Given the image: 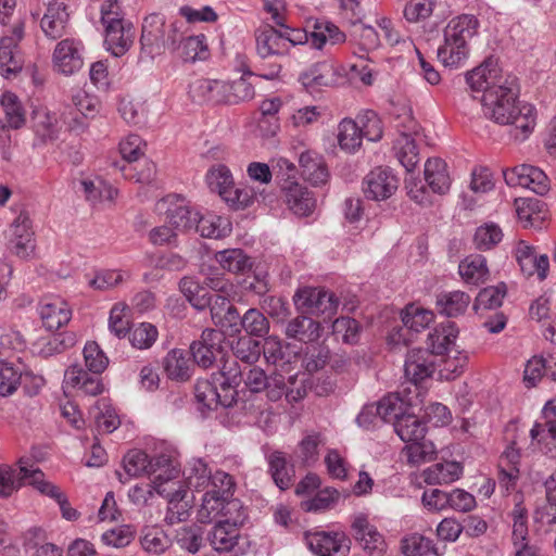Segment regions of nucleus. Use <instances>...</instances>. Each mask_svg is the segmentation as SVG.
I'll return each mask as SVG.
<instances>
[{
  "label": "nucleus",
  "instance_id": "obj_1",
  "mask_svg": "<svg viewBox=\"0 0 556 556\" xmlns=\"http://www.w3.org/2000/svg\"><path fill=\"white\" fill-rule=\"evenodd\" d=\"M466 83L472 91H482L484 114L501 125H514L526 139L532 131L535 117L533 106L517 102V78L503 74L494 56L486 58L479 66L467 72Z\"/></svg>",
  "mask_w": 556,
  "mask_h": 556
},
{
  "label": "nucleus",
  "instance_id": "obj_2",
  "mask_svg": "<svg viewBox=\"0 0 556 556\" xmlns=\"http://www.w3.org/2000/svg\"><path fill=\"white\" fill-rule=\"evenodd\" d=\"M475 15L462 14L452 18L444 28V42L438 48V58L445 66H458L469 53L468 41L478 33Z\"/></svg>",
  "mask_w": 556,
  "mask_h": 556
},
{
  "label": "nucleus",
  "instance_id": "obj_3",
  "mask_svg": "<svg viewBox=\"0 0 556 556\" xmlns=\"http://www.w3.org/2000/svg\"><path fill=\"white\" fill-rule=\"evenodd\" d=\"M180 31L177 22L166 25L161 14H150L142 24L141 51L150 58L161 54L164 49L176 50Z\"/></svg>",
  "mask_w": 556,
  "mask_h": 556
},
{
  "label": "nucleus",
  "instance_id": "obj_4",
  "mask_svg": "<svg viewBox=\"0 0 556 556\" xmlns=\"http://www.w3.org/2000/svg\"><path fill=\"white\" fill-rule=\"evenodd\" d=\"M17 479L21 484H29L39 493L54 500L59 506L62 517L74 521L78 519L79 513L73 508L64 492L54 483L45 479V473L28 459H20Z\"/></svg>",
  "mask_w": 556,
  "mask_h": 556
},
{
  "label": "nucleus",
  "instance_id": "obj_5",
  "mask_svg": "<svg viewBox=\"0 0 556 556\" xmlns=\"http://www.w3.org/2000/svg\"><path fill=\"white\" fill-rule=\"evenodd\" d=\"M294 304L304 314L330 320L338 311L339 299L333 292L323 288L306 287L295 292Z\"/></svg>",
  "mask_w": 556,
  "mask_h": 556
},
{
  "label": "nucleus",
  "instance_id": "obj_6",
  "mask_svg": "<svg viewBox=\"0 0 556 556\" xmlns=\"http://www.w3.org/2000/svg\"><path fill=\"white\" fill-rule=\"evenodd\" d=\"M223 333L218 330L206 328L199 340L190 345V354L195 365L203 369L214 366L218 358H223Z\"/></svg>",
  "mask_w": 556,
  "mask_h": 556
},
{
  "label": "nucleus",
  "instance_id": "obj_7",
  "mask_svg": "<svg viewBox=\"0 0 556 556\" xmlns=\"http://www.w3.org/2000/svg\"><path fill=\"white\" fill-rule=\"evenodd\" d=\"M24 38V23L14 24L11 34L0 39V74L9 78L22 71L23 61L20 56L18 43Z\"/></svg>",
  "mask_w": 556,
  "mask_h": 556
},
{
  "label": "nucleus",
  "instance_id": "obj_8",
  "mask_svg": "<svg viewBox=\"0 0 556 556\" xmlns=\"http://www.w3.org/2000/svg\"><path fill=\"white\" fill-rule=\"evenodd\" d=\"M212 547L218 553H231L233 556L244 554L248 540L240 534L237 527L227 521H217L207 534Z\"/></svg>",
  "mask_w": 556,
  "mask_h": 556
},
{
  "label": "nucleus",
  "instance_id": "obj_9",
  "mask_svg": "<svg viewBox=\"0 0 556 556\" xmlns=\"http://www.w3.org/2000/svg\"><path fill=\"white\" fill-rule=\"evenodd\" d=\"M503 175L507 185L529 188L540 195L546 194L551 188L547 175L532 165L522 164L504 170Z\"/></svg>",
  "mask_w": 556,
  "mask_h": 556
},
{
  "label": "nucleus",
  "instance_id": "obj_10",
  "mask_svg": "<svg viewBox=\"0 0 556 556\" xmlns=\"http://www.w3.org/2000/svg\"><path fill=\"white\" fill-rule=\"evenodd\" d=\"M305 540L308 548L318 556H348L350 539L342 532H314L306 533Z\"/></svg>",
  "mask_w": 556,
  "mask_h": 556
},
{
  "label": "nucleus",
  "instance_id": "obj_11",
  "mask_svg": "<svg viewBox=\"0 0 556 556\" xmlns=\"http://www.w3.org/2000/svg\"><path fill=\"white\" fill-rule=\"evenodd\" d=\"M397 187L399 178L390 168L376 167L363 179L365 197L375 201L389 199Z\"/></svg>",
  "mask_w": 556,
  "mask_h": 556
},
{
  "label": "nucleus",
  "instance_id": "obj_12",
  "mask_svg": "<svg viewBox=\"0 0 556 556\" xmlns=\"http://www.w3.org/2000/svg\"><path fill=\"white\" fill-rule=\"evenodd\" d=\"M296 381V375H290L286 378L282 374L275 371L267 377L266 388L263 391L266 392L267 399L271 402H277L282 396L289 403L298 402L306 395V389L303 383L295 386Z\"/></svg>",
  "mask_w": 556,
  "mask_h": 556
},
{
  "label": "nucleus",
  "instance_id": "obj_13",
  "mask_svg": "<svg viewBox=\"0 0 556 556\" xmlns=\"http://www.w3.org/2000/svg\"><path fill=\"white\" fill-rule=\"evenodd\" d=\"M34 231L29 215L21 212L11 224L9 230V249L21 258H27L35 249L33 242Z\"/></svg>",
  "mask_w": 556,
  "mask_h": 556
},
{
  "label": "nucleus",
  "instance_id": "obj_14",
  "mask_svg": "<svg viewBox=\"0 0 556 556\" xmlns=\"http://www.w3.org/2000/svg\"><path fill=\"white\" fill-rule=\"evenodd\" d=\"M437 367V358L428 349H413L407 353L404 374L408 381L417 386L432 376Z\"/></svg>",
  "mask_w": 556,
  "mask_h": 556
},
{
  "label": "nucleus",
  "instance_id": "obj_15",
  "mask_svg": "<svg viewBox=\"0 0 556 556\" xmlns=\"http://www.w3.org/2000/svg\"><path fill=\"white\" fill-rule=\"evenodd\" d=\"M514 256L523 275L530 277L536 274L540 280L546 278L549 266L547 255H538L532 245L520 240L514 249Z\"/></svg>",
  "mask_w": 556,
  "mask_h": 556
},
{
  "label": "nucleus",
  "instance_id": "obj_16",
  "mask_svg": "<svg viewBox=\"0 0 556 556\" xmlns=\"http://www.w3.org/2000/svg\"><path fill=\"white\" fill-rule=\"evenodd\" d=\"M83 45L74 39H63L53 52V62L59 72L73 75L84 65Z\"/></svg>",
  "mask_w": 556,
  "mask_h": 556
},
{
  "label": "nucleus",
  "instance_id": "obj_17",
  "mask_svg": "<svg viewBox=\"0 0 556 556\" xmlns=\"http://www.w3.org/2000/svg\"><path fill=\"white\" fill-rule=\"evenodd\" d=\"M353 535L361 547L369 556H381L386 551V542L381 533L369 523L364 515L355 517L352 523Z\"/></svg>",
  "mask_w": 556,
  "mask_h": 556
},
{
  "label": "nucleus",
  "instance_id": "obj_18",
  "mask_svg": "<svg viewBox=\"0 0 556 556\" xmlns=\"http://www.w3.org/2000/svg\"><path fill=\"white\" fill-rule=\"evenodd\" d=\"M299 81L311 93L333 86L337 81L336 67L330 61L317 62L299 75Z\"/></svg>",
  "mask_w": 556,
  "mask_h": 556
},
{
  "label": "nucleus",
  "instance_id": "obj_19",
  "mask_svg": "<svg viewBox=\"0 0 556 556\" xmlns=\"http://www.w3.org/2000/svg\"><path fill=\"white\" fill-rule=\"evenodd\" d=\"M84 370L79 365L68 367L64 374V386L73 388L86 395L96 396L101 394L104 386L99 376Z\"/></svg>",
  "mask_w": 556,
  "mask_h": 556
},
{
  "label": "nucleus",
  "instance_id": "obj_20",
  "mask_svg": "<svg viewBox=\"0 0 556 556\" xmlns=\"http://www.w3.org/2000/svg\"><path fill=\"white\" fill-rule=\"evenodd\" d=\"M256 52L262 59L281 56L289 52V46L285 45L280 29L271 25H264L255 31Z\"/></svg>",
  "mask_w": 556,
  "mask_h": 556
},
{
  "label": "nucleus",
  "instance_id": "obj_21",
  "mask_svg": "<svg viewBox=\"0 0 556 556\" xmlns=\"http://www.w3.org/2000/svg\"><path fill=\"white\" fill-rule=\"evenodd\" d=\"M39 315L48 330H58L66 325L72 317V311L61 298H46L39 304Z\"/></svg>",
  "mask_w": 556,
  "mask_h": 556
},
{
  "label": "nucleus",
  "instance_id": "obj_22",
  "mask_svg": "<svg viewBox=\"0 0 556 556\" xmlns=\"http://www.w3.org/2000/svg\"><path fill=\"white\" fill-rule=\"evenodd\" d=\"M407 130H402L394 149L396 157L407 172L414 170L419 162V153L413 135L417 134V123L408 116Z\"/></svg>",
  "mask_w": 556,
  "mask_h": 556
},
{
  "label": "nucleus",
  "instance_id": "obj_23",
  "mask_svg": "<svg viewBox=\"0 0 556 556\" xmlns=\"http://www.w3.org/2000/svg\"><path fill=\"white\" fill-rule=\"evenodd\" d=\"M286 202L289 208L298 216H308L316 206V200L311 191L296 181H287L282 185Z\"/></svg>",
  "mask_w": 556,
  "mask_h": 556
},
{
  "label": "nucleus",
  "instance_id": "obj_24",
  "mask_svg": "<svg viewBox=\"0 0 556 556\" xmlns=\"http://www.w3.org/2000/svg\"><path fill=\"white\" fill-rule=\"evenodd\" d=\"M320 333V323L304 314L290 319L285 327V334L288 339L305 344L317 342Z\"/></svg>",
  "mask_w": 556,
  "mask_h": 556
},
{
  "label": "nucleus",
  "instance_id": "obj_25",
  "mask_svg": "<svg viewBox=\"0 0 556 556\" xmlns=\"http://www.w3.org/2000/svg\"><path fill=\"white\" fill-rule=\"evenodd\" d=\"M68 17L70 14L65 2L63 0H53L49 3L47 12L41 18V29L51 39L61 38L65 33Z\"/></svg>",
  "mask_w": 556,
  "mask_h": 556
},
{
  "label": "nucleus",
  "instance_id": "obj_26",
  "mask_svg": "<svg viewBox=\"0 0 556 556\" xmlns=\"http://www.w3.org/2000/svg\"><path fill=\"white\" fill-rule=\"evenodd\" d=\"M268 473L274 483L282 491L288 490L294 481V466L289 463L286 454L281 451H273L266 455Z\"/></svg>",
  "mask_w": 556,
  "mask_h": 556
},
{
  "label": "nucleus",
  "instance_id": "obj_27",
  "mask_svg": "<svg viewBox=\"0 0 556 556\" xmlns=\"http://www.w3.org/2000/svg\"><path fill=\"white\" fill-rule=\"evenodd\" d=\"M189 94L193 102L224 103V81L217 79L198 78L189 86Z\"/></svg>",
  "mask_w": 556,
  "mask_h": 556
},
{
  "label": "nucleus",
  "instance_id": "obj_28",
  "mask_svg": "<svg viewBox=\"0 0 556 556\" xmlns=\"http://www.w3.org/2000/svg\"><path fill=\"white\" fill-rule=\"evenodd\" d=\"M104 45L114 56L124 55L132 45L135 37L134 25L129 23L111 26L104 29Z\"/></svg>",
  "mask_w": 556,
  "mask_h": 556
},
{
  "label": "nucleus",
  "instance_id": "obj_29",
  "mask_svg": "<svg viewBox=\"0 0 556 556\" xmlns=\"http://www.w3.org/2000/svg\"><path fill=\"white\" fill-rule=\"evenodd\" d=\"M218 388H220L218 382H215L212 377H211V380H208V379L198 380L194 386V395H195L197 402L199 404H202L203 407L208 408V409H214L218 405H222L224 407L229 406L231 404V402L233 401V394L222 395L218 392Z\"/></svg>",
  "mask_w": 556,
  "mask_h": 556
},
{
  "label": "nucleus",
  "instance_id": "obj_30",
  "mask_svg": "<svg viewBox=\"0 0 556 556\" xmlns=\"http://www.w3.org/2000/svg\"><path fill=\"white\" fill-rule=\"evenodd\" d=\"M458 334L456 325L452 321L441 324L428 334L427 344L429 352L435 357L450 354Z\"/></svg>",
  "mask_w": 556,
  "mask_h": 556
},
{
  "label": "nucleus",
  "instance_id": "obj_31",
  "mask_svg": "<svg viewBox=\"0 0 556 556\" xmlns=\"http://www.w3.org/2000/svg\"><path fill=\"white\" fill-rule=\"evenodd\" d=\"M220 366L217 372L212 374L215 382H218L223 392H229L237 389L243 379V369H241L235 357L226 356L223 351V358H218Z\"/></svg>",
  "mask_w": 556,
  "mask_h": 556
},
{
  "label": "nucleus",
  "instance_id": "obj_32",
  "mask_svg": "<svg viewBox=\"0 0 556 556\" xmlns=\"http://www.w3.org/2000/svg\"><path fill=\"white\" fill-rule=\"evenodd\" d=\"M153 458H149L148 454L140 450H132L124 457V473L116 471L118 480L126 483L129 478L139 477L144 473L151 475L153 468Z\"/></svg>",
  "mask_w": 556,
  "mask_h": 556
},
{
  "label": "nucleus",
  "instance_id": "obj_33",
  "mask_svg": "<svg viewBox=\"0 0 556 556\" xmlns=\"http://www.w3.org/2000/svg\"><path fill=\"white\" fill-rule=\"evenodd\" d=\"M163 367L167 377L175 381L184 382L192 376V366L188 354L180 349H174L166 354L163 359Z\"/></svg>",
  "mask_w": 556,
  "mask_h": 556
},
{
  "label": "nucleus",
  "instance_id": "obj_34",
  "mask_svg": "<svg viewBox=\"0 0 556 556\" xmlns=\"http://www.w3.org/2000/svg\"><path fill=\"white\" fill-rule=\"evenodd\" d=\"M299 165L303 178L312 185L319 186L327 182L329 177L328 169L323 159L316 153L309 151L301 153Z\"/></svg>",
  "mask_w": 556,
  "mask_h": 556
},
{
  "label": "nucleus",
  "instance_id": "obj_35",
  "mask_svg": "<svg viewBox=\"0 0 556 556\" xmlns=\"http://www.w3.org/2000/svg\"><path fill=\"white\" fill-rule=\"evenodd\" d=\"M0 104L4 112V129H20L26 123V111L18 100L17 96L13 92L5 91L0 98Z\"/></svg>",
  "mask_w": 556,
  "mask_h": 556
},
{
  "label": "nucleus",
  "instance_id": "obj_36",
  "mask_svg": "<svg viewBox=\"0 0 556 556\" xmlns=\"http://www.w3.org/2000/svg\"><path fill=\"white\" fill-rule=\"evenodd\" d=\"M425 179L434 193L445 194L451 187L446 164L441 159H429L425 164Z\"/></svg>",
  "mask_w": 556,
  "mask_h": 556
},
{
  "label": "nucleus",
  "instance_id": "obj_37",
  "mask_svg": "<svg viewBox=\"0 0 556 556\" xmlns=\"http://www.w3.org/2000/svg\"><path fill=\"white\" fill-rule=\"evenodd\" d=\"M458 273L468 285L478 286L489 276L486 258L483 255H469L459 263Z\"/></svg>",
  "mask_w": 556,
  "mask_h": 556
},
{
  "label": "nucleus",
  "instance_id": "obj_38",
  "mask_svg": "<svg viewBox=\"0 0 556 556\" xmlns=\"http://www.w3.org/2000/svg\"><path fill=\"white\" fill-rule=\"evenodd\" d=\"M470 303V295L464 291L442 292L437 296L439 312L447 317L464 314Z\"/></svg>",
  "mask_w": 556,
  "mask_h": 556
},
{
  "label": "nucleus",
  "instance_id": "obj_39",
  "mask_svg": "<svg viewBox=\"0 0 556 556\" xmlns=\"http://www.w3.org/2000/svg\"><path fill=\"white\" fill-rule=\"evenodd\" d=\"M463 473L459 463H439L424 471V480L428 484H447L456 481Z\"/></svg>",
  "mask_w": 556,
  "mask_h": 556
},
{
  "label": "nucleus",
  "instance_id": "obj_40",
  "mask_svg": "<svg viewBox=\"0 0 556 556\" xmlns=\"http://www.w3.org/2000/svg\"><path fill=\"white\" fill-rule=\"evenodd\" d=\"M194 230L204 238L219 239L230 231L229 223L215 214L200 215L198 213Z\"/></svg>",
  "mask_w": 556,
  "mask_h": 556
},
{
  "label": "nucleus",
  "instance_id": "obj_41",
  "mask_svg": "<svg viewBox=\"0 0 556 556\" xmlns=\"http://www.w3.org/2000/svg\"><path fill=\"white\" fill-rule=\"evenodd\" d=\"M394 431L402 441L408 443L425 439L427 427L414 414H405L395 422Z\"/></svg>",
  "mask_w": 556,
  "mask_h": 556
},
{
  "label": "nucleus",
  "instance_id": "obj_42",
  "mask_svg": "<svg viewBox=\"0 0 556 556\" xmlns=\"http://www.w3.org/2000/svg\"><path fill=\"white\" fill-rule=\"evenodd\" d=\"M345 41V34L342 33L338 26L328 21H316L314 24V30L311 33V43L316 49H323V47L330 42L337 45Z\"/></svg>",
  "mask_w": 556,
  "mask_h": 556
},
{
  "label": "nucleus",
  "instance_id": "obj_43",
  "mask_svg": "<svg viewBox=\"0 0 556 556\" xmlns=\"http://www.w3.org/2000/svg\"><path fill=\"white\" fill-rule=\"evenodd\" d=\"M223 269L233 274L245 273L252 269L251 258L241 249H227L215 255Z\"/></svg>",
  "mask_w": 556,
  "mask_h": 556
},
{
  "label": "nucleus",
  "instance_id": "obj_44",
  "mask_svg": "<svg viewBox=\"0 0 556 556\" xmlns=\"http://www.w3.org/2000/svg\"><path fill=\"white\" fill-rule=\"evenodd\" d=\"M362 130L358 122L344 118L338 126V142L342 150L354 153L362 146Z\"/></svg>",
  "mask_w": 556,
  "mask_h": 556
},
{
  "label": "nucleus",
  "instance_id": "obj_45",
  "mask_svg": "<svg viewBox=\"0 0 556 556\" xmlns=\"http://www.w3.org/2000/svg\"><path fill=\"white\" fill-rule=\"evenodd\" d=\"M179 288L194 308L203 311L211 305L213 294L193 278L184 277L179 282Z\"/></svg>",
  "mask_w": 556,
  "mask_h": 556
},
{
  "label": "nucleus",
  "instance_id": "obj_46",
  "mask_svg": "<svg viewBox=\"0 0 556 556\" xmlns=\"http://www.w3.org/2000/svg\"><path fill=\"white\" fill-rule=\"evenodd\" d=\"M233 357L248 366L254 365L261 357V342L250 336L239 337L232 344Z\"/></svg>",
  "mask_w": 556,
  "mask_h": 556
},
{
  "label": "nucleus",
  "instance_id": "obj_47",
  "mask_svg": "<svg viewBox=\"0 0 556 556\" xmlns=\"http://www.w3.org/2000/svg\"><path fill=\"white\" fill-rule=\"evenodd\" d=\"M514 508L510 513L513 518V542L515 546L527 542L528 536V510L523 506V497L521 494H515Z\"/></svg>",
  "mask_w": 556,
  "mask_h": 556
},
{
  "label": "nucleus",
  "instance_id": "obj_48",
  "mask_svg": "<svg viewBox=\"0 0 556 556\" xmlns=\"http://www.w3.org/2000/svg\"><path fill=\"white\" fill-rule=\"evenodd\" d=\"M205 178L208 188L217 192L223 200L235 185L230 169L223 164L212 166L207 170Z\"/></svg>",
  "mask_w": 556,
  "mask_h": 556
},
{
  "label": "nucleus",
  "instance_id": "obj_49",
  "mask_svg": "<svg viewBox=\"0 0 556 556\" xmlns=\"http://www.w3.org/2000/svg\"><path fill=\"white\" fill-rule=\"evenodd\" d=\"M379 410V420L384 422H392L395 428V422L400 417L406 414V404L397 394H388L383 396L377 404Z\"/></svg>",
  "mask_w": 556,
  "mask_h": 556
},
{
  "label": "nucleus",
  "instance_id": "obj_50",
  "mask_svg": "<svg viewBox=\"0 0 556 556\" xmlns=\"http://www.w3.org/2000/svg\"><path fill=\"white\" fill-rule=\"evenodd\" d=\"M76 342L72 333H56L37 342L38 355L47 358L64 352Z\"/></svg>",
  "mask_w": 556,
  "mask_h": 556
},
{
  "label": "nucleus",
  "instance_id": "obj_51",
  "mask_svg": "<svg viewBox=\"0 0 556 556\" xmlns=\"http://www.w3.org/2000/svg\"><path fill=\"white\" fill-rule=\"evenodd\" d=\"M507 293V287L505 283H498L497 286H491L482 289L473 303V309L479 313L485 309L498 308Z\"/></svg>",
  "mask_w": 556,
  "mask_h": 556
},
{
  "label": "nucleus",
  "instance_id": "obj_52",
  "mask_svg": "<svg viewBox=\"0 0 556 556\" xmlns=\"http://www.w3.org/2000/svg\"><path fill=\"white\" fill-rule=\"evenodd\" d=\"M401 549L405 556L438 555L433 541L419 533H413L401 541Z\"/></svg>",
  "mask_w": 556,
  "mask_h": 556
},
{
  "label": "nucleus",
  "instance_id": "obj_53",
  "mask_svg": "<svg viewBox=\"0 0 556 556\" xmlns=\"http://www.w3.org/2000/svg\"><path fill=\"white\" fill-rule=\"evenodd\" d=\"M254 93L253 85L243 76L231 83L224 81V103L226 104H238L251 100Z\"/></svg>",
  "mask_w": 556,
  "mask_h": 556
},
{
  "label": "nucleus",
  "instance_id": "obj_54",
  "mask_svg": "<svg viewBox=\"0 0 556 556\" xmlns=\"http://www.w3.org/2000/svg\"><path fill=\"white\" fill-rule=\"evenodd\" d=\"M198 213L187 205H175L167 210L166 219L174 229L190 231L194 229Z\"/></svg>",
  "mask_w": 556,
  "mask_h": 556
},
{
  "label": "nucleus",
  "instance_id": "obj_55",
  "mask_svg": "<svg viewBox=\"0 0 556 556\" xmlns=\"http://www.w3.org/2000/svg\"><path fill=\"white\" fill-rule=\"evenodd\" d=\"M241 330L251 338H263L269 332V321L257 308H249L242 316Z\"/></svg>",
  "mask_w": 556,
  "mask_h": 556
},
{
  "label": "nucleus",
  "instance_id": "obj_56",
  "mask_svg": "<svg viewBox=\"0 0 556 556\" xmlns=\"http://www.w3.org/2000/svg\"><path fill=\"white\" fill-rule=\"evenodd\" d=\"M153 468L151 475L154 476L153 482H166L179 479L180 468L176 460L169 456L161 454L153 457Z\"/></svg>",
  "mask_w": 556,
  "mask_h": 556
},
{
  "label": "nucleus",
  "instance_id": "obj_57",
  "mask_svg": "<svg viewBox=\"0 0 556 556\" xmlns=\"http://www.w3.org/2000/svg\"><path fill=\"white\" fill-rule=\"evenodd\" d=\"M401 316L405 328L416 333L427 328L433 319L432 312L414 304L407 305Z\"/></svg>",
  "mask_w": 556,
  "mask_h": 556
},
{
  "label": "nucleus",
  "instance_id": "obj_58",
  "mask_svg": "<svg viewBox=\"0 0 556 556\" xmlns=\"http://www.w3.org/2000/svg\"><path fill=\"white\" fill-rule=\"evenodd\" d=\"M175 539L180 548L195 554L203 545V530L195 525L184 526L176 531Z\"/></svg>",
  "mask_w": 556,
  "mask_h": 556
},
{
  "label": "nucleus",
  "instance_id": "obj_59",
  "mask_svg": "<svg viewBox=\"0 0 556 556\" xmlns=\"http://www.w3.org/2000/svg\"><path fill=\"white\" fill-rule=\"evenodd\" d=\"M261 350L267 364L279 366L289 363L288 346L277 337L265 338Z\"/></svg>",
  "mask_w": 556,
  "mask_h": 556
},
{
  "label": "nucleus",
  "instance_id": "obj_60",
  "mask_svg": "<svg viewBox=\"0 0 556 556\" xmlns=\"http://www.w3.org/2000/svg\"><path fill=\"white\" fill-rule=\"evenodd\" d=\"M225 501H227L225 496L222 497V495L215 492L206 491L198 511V520L202 523L212 522L222 515Z\"/></svg>",
  "mask_w": 556,
  "mask_h": 556
},
{
  "label": "nucleus",
  "instance_id": "obj_61",
  "mask_svg": "<svg viewBox=\"0 0 556 556\" xmlns=\"http://www.w3.org/2000/svg\"><path fill=\"white\" fill-rule=\"evenodd\" d=\"M205 37L201 36H189L184 38L180 34L179 40L176 45V49H179L180 56L185 61L194 62L198 59H204L206 53V46L204 45Z\"/></svg>",
  "mask_w": 556,
  "mask_h": 556
},
{
  "label": "nucleus",
  "instance_id": "obj_62",
  "mask_svg": "<svg viewBox=\"0 0 556 556\" xmlns=\"http://www.w3.org/2000/svg\"><path fill=\"white\" fill-rule=\"evenodd\" d=\"M503 239V232L498 225L486 223L476 229L473 242L478 250L488 251L498 244Z\"/></svg>",
  "mask_w": 556,
  "mask_h": 556
},
{
  "label": "nucleus",
  "instance_id": "obj_63",
  "mask_svg": "<svg viewBox=\"0 0 556 556\" xmlns=\"http://www.w3.org/2000/svg\"><path fill=\"white\" fill-rule=\"evenodd\" d=\"M141 545L148 553L162 554L169 547L170 541L161 528L149 527L143 530Z\"/></svg>",
  "mask_w": 556,
  "mask_h": 556
},
{
  "label": "nucleus",
  "instance_id": "obj_64",
  "mask_svg": "<svg viewBox=\"0 0 556 556\" xmlns=\"http://www.w3.org/2000/svg\"><path fill=\"white\" fill-rule=\"evenodd\" d=\"M404 452L406 453L407 462L410 465L417 466L431 460L435 454V447L432 442L422 439L420 441L408 442Z\"/></svg>",
  "mask_w": 556,
  "mask_h": 556
}]
</instances>
